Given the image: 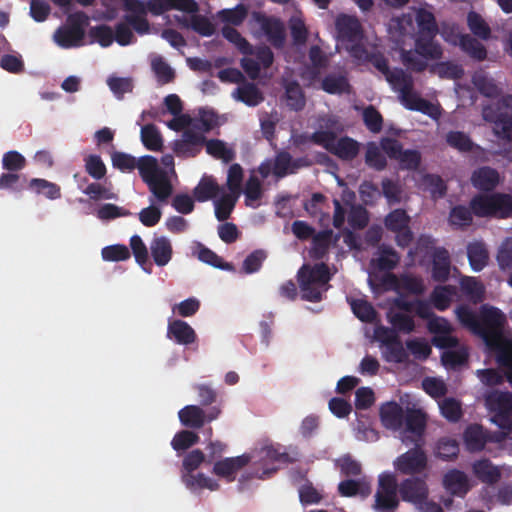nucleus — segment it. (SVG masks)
<instances>
[{"instance_id": "obj_39", "label": "nucleus", "mask_w": 512, "mask_h": 512, "mask_svg": "<svg viewBox=\"0 0 512 512\" xmlns=\"http://www.w3.org/2000/svg\"><path fill=\"white\" fill-rule=\"evenodd\" d=\"M456 293L457 289L453 285L436 286L430 295V300L437 310L444 311L449 308Z\"/></svg>"}, {"instance_id": "obj_50", "label": "nucleus", "mask_w": 512, "mask_h": 512, "mask_svg": "<svg viewBox=\"0 0 512 512\" xmlns=\"http://www.w3.org/2000/svg\"><path fill=\"white\" fill-rule=\"evenodd\" d=\"M410 216L404 209H394L384 218V225L391 232L403 230L410 224Z\"/></svg>"}, {"instance_id": "obj_17", "label": "nucleus", "mask_w": 512, "mask_h": 512, "mask_svg": "<svg viewBox=\"0 0 512 512\" xmlns=\"http://www.w3.org/2000/svg\"><path fill=\"white\" fill-rule=\"evenodd\" d=\"M250 460L251 457L247 454L237 457H228L216 461L212 472L219 477L225 478L227 482H233L235 480L236 473L248 465Z\"/></svg>"}, {"instance_id": "obj_64", "label": "nucleus", "mask_w": 512, "mask_h": 512, "mask_svg": "<svg viewBox=\"0 0 512 512\" xmlns=\"http://www.w3.org/2000/svg\"><path fill=\"white\" fill-rule=\"evenodd\" d=\"M460 287L465 295L475 300H481L484 294V286L475 277H462L460 279Z\"/></svg>"}, {"instance_id": "obj_44", "label": "nucleus", "mask_w": 512, "mask_h": 512, "mask_svg": "<svg viewBox=\"0 0 512 512\" xmlns=\"http://www.w3.org/2000/svg\"><path fill=\"white\" fill-rule=\"evenodd\" d=\"M150 191L161 202L166 201L172 194L173 187L165 172L146 183Z\"/></svg>"}, {"instance_id": "obj_59", "label": "nucleus", "mask_w": 512, "mask_h": 512, "mask_svg": "<svg viewBox=\"0 0 512 512\" xmlns=\"http://www.w3.org/2000/svg\"><path fill=\"white\" fill-rule=\"evenodd\" d=\"M85 171L95 180H101L107 173L106 165L99 155L91 154L85 159Z\"/></svg>"}, {"instance_id": "obj_21", "label": "nucleus", "mask_w": 512, "mask_h": 512, "mask_svg": "<svg viewBox=\"0 0 512 512\" xmlns=\"http://www.w3.org/2000/svg\"><path fill=\"white\" fill-rule=\"evenodd\" d=\"M167 337L173 339L179 345L186 346L193 344L197 339L194 329L187 322L180 319L169 321Z\"/></svg>"}, {"instance_id": "obj_41", "label": "nucleus", "mask_w": 512, "mask_h": 512, "mask_svg": "<svg viewBox=\"0 0 512 512\" xmlns=\"http://www.w3.org/2000/svg\"><path fill=\"white\" fill-rule=\"evenodd\" d=\"M392 88L399 92V95L407 90L413 89V77L406 73L402 68H394L385 77Z\"/></svg>"}, {"instance_id": "obj_28", "label": "nucleus", "mask_w": 512, "mask_h": 512, "mask_svg": "<svg viewBox=\"0 0 512 512\" xmlns=\"http://www.w3.org/2000/svg\"><path fill=\"white\" fill-rule=\"evenodd\" d=\"M472 470L479 481L488 485L496 484L501 478V471L489 459L474 462Z\"/></svg>"}, {"instance_id": "obj_60", "label": "nucleus", "mask_w": 512, "mask_h": 512, "mask_svg": "<svg viewBox=\"0 0 512 512\" xmlns=\"http://www.w3.org/2000/svg\"><path fill=\"white\" fill-rule=\"evenodd\" d=\"M101 256L105 261L119 262L128 260L131 253L126 245L114 244L104 247L101 251Z\"/></svg>"}, {"instance_id": "obj_23", "label": "nucleus", "mask_w": 512, "mask_h": 512, "mask_svg": "<svg viewBox=\"0 0 512 512\" xmlns=\"http://www.w3.org/2000/svg\"><path fill=\"white\" fill-rule=\"evenodd\" d=\"M340 239L339 234L333 233L332 230H322L316 233L312 237V246H311V256L316 260L323 259L331 246V244H336Z\"/></svg>"}, {"instance_id": "obj_13", "label": "nucleus", "mask_w": 512, "mask_h": 512, "mask_svg": "<svg viewBox=\"0 0 512 512\" xmlns=\"http://www.w3.org/2000/svg\"><path fill=\"white\" fill-rule=\"evenodd\" d=\"M399 494L403 501L418 505L427 500L429 490L425 479L411 477L400 483Z\"/></svg>"}, {"instance_id": "obj_22", "label": "nucleus", "mask_w": 512, "mask_h": 512, "mask_svg": "<svg viewBox=\"0 0 512 512\" xmlns=\"http://www.w3.org/2000/svg\"><path fill=\"white\" fill-rule=\"evenodd\" d=\"M147 12L161 15L169 10L177 9L187 13H196L199 9L195 0H164L163 3H145Z\"/></svg>"}, {"instance_id": "obj_36", "label": "nucleus", "mask_w": 512, "mask_h": 512, "mask_svg": "<svg viewBox=\"0 0 512 512\" xmlns=\"http://www.w3.org/2000/svg\"><path fill=\"white\" fill-rule=\"evenodd\" d=\"M473 216L470 206L456 205L449 212V224L454 228L465 230L473 224Z\"/></svg>"}, {"instance_id": "obj_48", "label": "nucleus", "mask_w": 512, "mask_h": 512, "mask_svg": "<svg viewBox=\"0 0 512 512\" xmlns=\"http://www.w3.org/2000/svg\"><path fill=\"white\" fill-rule=\"evenodd\" d=\"M218 193L219 186L210 177H203L193 190L194 197L199 202L210 200L216 197Z\"/></svg>"}, {"instance_id": "obj_31", "label": "nucleus", "mask_w": 512, "mask_h": 512, "mask_svg": "<svg viewBox=\"0 0 512 512\" xmlns=\"http://www.w3.org/2000/svg\"><path fill=\"white\" fill-rule=\"evenodd\" d=\"M152 258L157 266H165L172 258V245L166 237H156L150 245Z\"/></svg>"}, {"instance_id": "obj_56", "label": "nucleus", "mask_w": 512, "mask_h": 512, "mask_svg": "<svg viewBox=\"0 0 512 512\" xmlns=\"http://www.w3.org/2000/svg\"><path fill=\"white\" fill-rule=\"evenodd\" d=\"M400 262L399 254L391 247L380 248L379 257L376 260V266L381 271L393 270Z\"/></svg>"}, {"instance_id": "obj_62", "label": "nucleus", "mask_w": 512, "mask_h": 512, "mask_svg": "<svg viewBox=\"0 0 512 512\" xmlns=\"http://www.w3.org/2000/svg\"><path fill=\"white\" fill-rule=\"evenodd\" d=\"M26 164L25 157L15 150L4 153L2 157V167L9 172H19L26 167Z\"/></svg>"}, {"instance_id": "obj_51", "label": "nucleus", "mask_w": 512, "mask_h": 512, "mask_svg": "<svg viewBox=\"0 0 512 512\" xmlns=\"http://www.w3.org/2000/svg\"><path fill=\"white\" fill-rule=\"evenodd\" d=\"M222 35L226 40L233 43L243 55L253 53V46L234 27L224 26Z\"/></svg>"}, {"instance_id": "obj_18", "label": "nucleus", "mask_w": 512, "mask_h": 512, "mask_svg": "<svg viewBox=\"0 0 512 512\" xmlns=\"http://www.w3.org/2000/svg\"><path fill=\"white\" fill-rule=\"evenodd\" d=\"M474 188L482 192L493 191L500 182L499 172L489 166H482L475 169L470 177Z\"/></svg>"}, {"instance_id": "obj_52", "label": "nucleus", "mask_w": 512, "mask_h": 512, "mask_svg": "<svg viewBox=\"0 0 512 512\" xmlns=\"http://www.w3.org/2000/svg\"><path fill=\"white\" fill-rule=\"evenodd\" d=\"M243 176V168L240 164L234 163L229 167L226 182L229 194L240 197L242 193Z\"/></svg>"}, {"instance_id": "obj_35", "label": "nucleus", "mask_w": 512, "mask_h": 512, "mask_svg": "<svg viewBox=\"0 0 512 512\" xmlns=\"http://www.w3.org/2000/svg\"><path fill=\"white\" fill-rule=\"evenodd\" d=\"M464 442L470 452L483 450L487 442V436L482 426L478 424L468 426L464 432Z\"/></svg>"}, {"instance_id": "obj_4", "label": "nucleus", "mask_w": 512, "mask_h": 512, "mask_svg": "<svg viewBox=\"0 0 512 512\" xmlns=\"http://www.w3.org/2000/svg\"><path fill=\"white\" fill-rule=\"evenodd\" d=\"M123 8L129 12L125 14L123 22L115 25L114 40L120 46H127L136 41V38L131 30L132 27L138 34L144 35L149 33L150 24L147 20V10L145 2L141 0H122Z\"/></svg>"}, {"instance_id": "obj_29", "label": "nucleus", "mask_w": 512, "mask_h": 512, "mask_svg": "<svg viewBox=\"0 0 512 512\" xmlns=\"http://www.w3.org/2000/svg\"><path fill=\"white\" fill-rule=\"evenodd\" d=\"M467 257L471 269L475 272L483 270L489 261V252L481 241H473L467 245Z\"/></svg>"}, {"instance_id": "obj_30", "label": "nucleus", "mask_w": 512, "mask_h": 512, "mask_svg": "<svg viewBox=\"0 0 512 512\" xmlns=\"http://www.w3.org/2000/svg\"><path fill=\"white\" fill-rule=\"evenodd\" d=\"M360 151V144L349 136H343L336 139L331 154L343 161L355 159Z\"/></svg>"}, {"instance_id": "obj_25", "label": "nucleus", "mask_w": 512, "mask_h": 512, "mask_svg": "<svg viewBox=\"0 0 512 512\" xmlns=\"http://www.w3.org/2000/svg\"><path fill=\"white\" fill-rule=\"evenodd\" d=\"M261 29L273 47L279 49L284 46L286 35L281 20L273 17H264L261 22Z\"/></svg>"}, {"instance_id": "obj_57", "label": "nucleus", "mask_w": 512, "mask_h": 512, "mask_svg": "<svg viewBox=\"0 0 512 512\" xmlns=\"http://www.w3.org/2000/svg\"><path fill=\"white\" fill-rule=\"evenodd\" d=\"M447 144L461 152H471L474 148V143L470 137L461 131H450L446 135Z\"/></svg>"}, {"instance_id": "obj_6", "label": "nucleus", "mask_w": 512, "mask_h": 512, "mask_svg": "<svg viewBox=\"0 0 512 512\" xmlns=\"http://www.w3.org/2000/svg\"><path fill=\"white\" fill-rule=\"evenodd\" d=\"M483 119L493 123V132L499 138L512 144V95L502 96L494 105L485 106Z\"/></svg>"}, {"instance_id": "obj_49", "label": "nucleus", "mask_w": 512, "mask_h": 512, "mask_svg": "<svg viewBox=\"0 0 512 512\" xmlns=\"http://www.w3.org/2000/svg\"><path fill=\"white\" fill-rule=\"evenodd\" d=\"M467 25L476 37L488 40L491 36V28L480 14L470 11L467 15Z\"/></svg>"}, {"instance_id": "obj_53", "label": "nucleus", "mask_w": 512, "mask_h": 512, "mask_svg": "<svg viewBox=\"0 0 512 512\" xmlns=\"http://www.w3.org/2000/svg\"><path fill=\"white\" fill-rule=\"evenodd\" d=\"M365 163L377 170L382 171L387 166V160L384 154L380 151L379 147L374 143L370 142L367 145L366 154H365Z\"/></svg>"}, {"instance_id": "obj_45", "label": "nucleus", "mask_w": 512, "mask_h": 512, "mask_svg": "<svg viewBox=\"0 0 512 512\" xmlns=\"http://www.w3.org/2000/svg\"><path fill=\"white\" fill-rule=\"evenodd\" d=\"M141 141L144 147L151 151H161L163 147V139L154 124H146L141 128Z\"/></svg>"}, {"instance_id": "obj_33", "label": "nucleus", "mask_w": 512, "mask_h": 512, "mask_svg": "<svg viewBox=\"0 0 512 512\" xmlns=\"http://www.w3.org/2000/svg\"><path fill=\"white\" fill-rule=\"evenodd\" d=\"M285 88V102L287 107L292 111H301L306 104L304 92L297 81L287 82Z\"/></svg>"}, {"instance_id": "obj_8", "label": "nucleus", "mask_w": 512, "mask_h": 512, "mask_svg": "<svg viewBox=\"0 0 512 512\" xmlns=\"http://www.w3.org/2000/svg\"><path fill=\"white\" fill-rule=\"evenodd\" d=\"M397 491H399V485L396 477L390 473L381 474L378 489L374 496V510L377 512H395L399 506Z\"/></svg>"}, {"instance_id": "obj_12", "label": "nucleus", "mask_w": 512, "mask_h": 512, "mask_svg": "<svg viewBox=\"0 0 512 512\" xmlns=\"http://www.w3.org/2000/svg\"><path fill=\"white\" fill-rule=\"evenodd\" d=\"M221 409L213 406L204 411L201 406L187 405L178 412L181 424L190 429H200L206 422H211L219 417Z\"/></svg>"}, {"instance_id": "obj_16", "label": "nucleus", "mask_w": 512, "mask_h": 512, "mask_svg": "<svg viewBox=\"0 0 512 512\" xmlns=\"http://www.w3.org/2000/svg\"><path fill=\"white\" fill-rule=\"evenodd\" d=\"M306 166H309L306 158L293 159L289 152L281 150L275 155L272 173L277 178H283L288 174L296 173L299 168Z\"/></svg>"}, {"instance_id": "obj_43", "label": "nucleus", "mask_w": 512, "mask_h": 512, "mask_svg": "<svg viewBox=\"0 0 512 512\" xmlns=\"http://www.w3.org/2000/svg\"><path fill=\"white\" fill-rule=\"evenodd\" d=\"M136 167L139 170V174L142 180L147 183L153 178H156L164 171L158 166V161L154 156L145 155L137 160Z\"/></svg>"}, {"instance_id": "obj_1", "label": "nucleus", "mask_w": 512, "mask_h": 512, "mask_svg": "<svg viewBox=\"0 0 512 512\" xmlns=\"http://www.w3.org/2000/svg\"><path fill=\"white\" fill-rule=\"evenodd\" d=\"M415 22L414 49H400V59L408 70L421 73L427 69L428 61H438L443 57V48L436 40L439 28L431 11L425 8L416 10Z\"/></svg>"}, {"instance_id": "obj_63", "label": "nucleus", "mask_w": 512, "mask_h": 512, "mask_svg": "<svg viewBox=\"0 0 512 512\" xmlns=\"http://www.w3.org/2000/svg\"><path fill=\"white\" fill-rule=\"evenodd\" d=\"M384 358L391 363H405L409 359V354L405 350L402 341L399 340L389 346L384 347Z\"/></svg>"}, {"instance_id": "obj_54", "label": "nucleus", "mask_w": 512, "mask_h": 512, "mask_svg": "<svg viewBox=\"0 0 512 512\" xmlns=\"http://www.w3.org/2000/svg\"><path fill=\"white\" fill-rule=\"evenodd\" d=\"M387 318L389 323L393 326L394 331L404 332V333H411L415 329V322L413 318L404 313H393L389 312L387 314Z\"/></svg>"}, {"instance_id": "obj_24", "label": "nucleus", "mask_w": 512, "mask_h": 512, "mask_svg": "<svg viewBox=\"0 0 512 512\" xmlns=\"http://www.w3.org/2000/svg\"><path fill=\"white\" fill-rule=\"evenodd\" d=\"M495 354L496 362L507 368V380L512 383V338L503 337L493 347L489 349Z\"/></svg>"}, {"instance_id": "obj_15", "label": "nucleus", "mask_w": 512, "mask_h": 512, "mask_svg": "<svg viewBox=\"0 0 512 512\" xmlns=\"http://www.w3.org/2000/svg\"><path fill=\"white\" fill-rule=\"evenodd\" d=\"M382 283L391 289H402L414 295H421L425 291L423 280L409 274H403L398 278L395 274L388 273L383 277Z\"/></svg>"}, {"instance_id": "obj_2", "label": "nucleus", "mask_w": 512, "mask_h": 512, "mask_svg": "<svg viewBox=\"0 0 512 512\" xmlns=\"http://www.w3.org/2000/svg\"><path fill=\"white\" fill-rule=\"evenodd\" d=\"M455 313L459 322L479 336L488 350L504 337L507 318L497 307L483 305L478 316L469 306L460 305Z\"/></svg>"}, {"instance_id": "obj_14", "label": "nucleus", "mask_w": 512, "mask_h": 512, "mask_svg": "<svg viewBox=\"0 0 512 512\" xmlns=\"http://www.w3.org/2000/svg\"><path fill=\"white\" fill-rule=\"evenodd\" d=\"M338 38L343 42H358L363 38V29L355 16L340 14L335 20Z\"/></svg>"}, {"instance_id": "obj_38", "label": "nucleus", "mask_w": 512, "mask_h": 512, "mask_svg": "<svg viewBox=\"0 0 512 512\" xmlns=\"http://www.w3.org/2000/svg\"><path fill=\"white\" fill-rule=\"evenodd\" d=\"M181 479L185 486L191 491L205 488L216 491L220 488L217 481L206 477L203 473H182Z\"/></svg>"}, {"instance_id": "obj_9", "label": "nucleus", "mask_w": 512, "mask_h": 512, "mask_svg": "<svg viewBox=\"0 0 512 512\" xmlns=\"http://www.w3.org/2000/svg\"><path fill=\"white\" fill-rule=\"evenodd\" d=\"M381 148L390 159L398 161L401 170L416 171L421 164V153L415 149L404 150L397 139L383 138Z\"/></svg>"}, {"instance_id": "obj_5", "label": "nucleus", "mask_w": 512, "mask_h": 512, "mask_svg": "<svg viewBox=\"0 0 512 512\" xmlns=\"http://www.w3.org/2000/svg\"><path fill=\"white\" fill-rule=\"evenodd\" d=\"M470 208L479 218L505 219L512 215V196L506 193H478L471 198Z\"/></svg>"}, {"instance_id": "obj_7", "label": "nucleus", "mask_w": 512, "mask_h": 512, "mask_svg": "<svg viewBox=\"0 0 512 512\" xmlns=\"http://www.w3.org/2000/svg\"><path fill=\"white\" fill-rule=\"evenodd\" d=\"M68 26L59 28L54 39L62 48L79 47L85 36V25L88 22L87 15L80 11L68 16Z\"/></svg>"}, {"instance_id": "obj_46", "label": "nucleus", "mask_w": 512, "mask_h": 512, "mask_svg": "<svg viewBox=\"0 0 512 512\" xmlns=\"http://www.w3.org/2000/svg\"><path fill=\"white\" fill-rule=\"evenodd\" d=\"M206 152L216 159L229 163L235 158V152L229 148L226 143L219 139H210L205 144Z\"/></svg>"}, {"instance_id": "obj_11", "label": "nucleus", "mask_w": 512, "mask_h": 512, "mask_svg": "<svg viewBox=\"0 0 512 512\" xmlns=\"http://www.w3.org/2000/svg\"><path fill=\"white\" fill-rule=\"evenodd\" d=\"M405 428L401 440L406 446L412 443L425 444L424 434L427 425L425 413L416 408H407L404 415Z\"/></svg>"}, {"instance_id": "obj_61", "label": "nucleus", "mask_w": 512, "mask_h": 512, "mask_svg": "<svg viewBox=\"0 0 512 512\" xmlns=\"http://www.w3.org/2000/svg\"><path fill=\"white\" fill-rule=\"evenodd\" d=\"M266 258V251L262 249L254 250L244 259L242 264V272L245 274L258 272Z\"/></svg>"}, {"instance_id": "obj_19", "label": "nucleus", "mask_w": 512, "mask_h": 512, "mask_svg": "<svg viewBox=\"0 0 512 512\" xmlns=\"http://www.w3.org/2000/svg\"><path fill=\"white\" fill-rule=\"evenodd\" d=\"M379 414L385 428L393 431H398L402 428L405 412L402 406L397 402L389 401L382 404Z\"/></svg>"}, {"instance_id": "obj_27", "label": "nucleus", "mask_w": 512, "mask_h": 512, "mask_svg": "<svg viewBox=\"0 0 512 512\" xmlns=\"http://www.w3.org/2000/svg\"><path fill=\"white\" fill-rule=\"evenodd\" d=\"M233 97L249 107L258 106L264 101V95L256 84L246 80L235 89Z\"/></svg>"}, {"instance_id": "obj_42", "label": "nucleus", "mask_w": 512, "mask_h": 512, "mask_svg": "<svg viewBox=\"0 0 512 512\" xmlns=\"http://www.w3.org/2000/svg\"><path fill=\"white\" fill-rule=\"evenodd\" d=\"M429 72L434 75H438L442 79H460L463 74V68L451 61L437 62L428 66Z\"/></svg>"}, {"instance_id": "obj_40", "label": "nucleus", "mask_w": 512, "mask_h": 512, "mask_svg": "<svg viewBox=\"0 0 512 512\" xmlns=\"http://www.w3.org/2000/svg\"><path fill=\"white\" fill-rule=\"evenodd\" d=\"M486 403L491 411L512 413V393L495 390L487 395Z\"/></svg>"}, {"instance_id": "obj_47", "label": "nucleus", "mask_w": 512, "mask_h": 512, "mask_svg": "<svg viewBox=\"0 0 512 512\" xmlns=\"http://www.w3.org/2000/svg\"><path fill=\"white\" fill-rule=\"evenodd\" d=\"M181 24L186 28H191L193 31L204 37H210L215 33L213 23L205 16L195 14L190 18V21L184 19Z\"/></svg>"}, {"instance_id": "obj_32", "label": "nucleus", "mask_w": 512, "mask_h": 512, "mask_svg": "<svg viewBox=\"0 0 512 512\" xmlns=\"http://www.w3.org/2000/svg\"><path fill=\"white\" fill-rule=\"evenodd\" d=\"M321 88L328 94L350 93L351 85L345 74H327L321 82Z\"/></svg>"}, {"instance_id": "obj_10", "label": "nucleus", "mask_w": 512, "mask_h": 512, "mask_svg": "<svg viewBox=\"0 0 512 512\" xmlns=\"http://www.w3.org/2000/svg\"><path fill=\"white\" fill-rule=\"evenodd\" d=\"M413 448L398 456L394 461L395 469L403 475L421 474L427 468L428 458L423 449L425 444L412 443Z\"/></svg>"}, {"instance_id": "obj_58", "label": "nucleus", "mask_w": 512, "mask_h": 512, "mask_svg": "<svg viewBox=\"0 0 512 512\" xmlns=\"http://www.w3.org/2000/svg\"><path fill=\"white\" fill-rule=\"evenodd\" d=\"M197 433L191 430H181L176 433L171 441V446L176 451L186 450L199 442Z\"/></svg>"}, {"instance_id": "obj_3", "label": "nucleus", "mask_w": 512, "mask_h": 512, "mask_svg": "<svg viewBox=\"0 0 512 512\" xmlns=\"http://www.w3.org/2000/svg\"><path fill=\"white\" fill-rule=\"evenodd\" d=\"M331 273L327 264L321 262L314 265L304 264L297 272V281L301 299L318 303L331 287Z\"/></svg>"}, {"instance_id": "obj_55", "label": "nucleus", "mask_w": 512, "mask_h": 512, "mask_svg": "<svg viewBox=\"0 0 512 512\" xmlns=\"http://www.w3.org/2000/svg\"><path fill=\"white\" fill-rule=\"evenodd\" d=\"M239 196L233 194H225L215 203V216L219 221L227 220L238 200Z\"/></svg>"}, {"instance_id": "obj_20", "label": "nucleus", "mask_w": 512, "mask_h": 512, "mask_svg": "<svg viewBox=\"0 0 512 512\" xmlns=\"http://www.w3.org/2000/svg\"><path fill=\"white\" fill-rule=\"evenodd\" d=\"M443 486L452 496L457 497H464L471 488L468 476L458 469H451L445 473Z\"/></svg>"}, {"instance_id": "obj_34", "label": "nucleus", "mask_w": 512, "mask_h": 512, "mask_svg": "<svg viewBox=\"0 0 512 512\" xmlns=\"http://www.w3.org/2000/svg\"><path fill=\"white\" fill-rule=\"evenodd\" d=\"M458 44L463 52L476 61H483L487 57L485 46L469 34L460 35Z\"/></svg>"}, {"instance_id": "obj_26", "label": "nucleus", "mask_w": 512, "mask_h": 512, "mask_svg": "<svg viewBox=\"0 0 512 512\" xmlns=\"http://www.w3.org/2000/svg\"><path fill=\"white\" fill-rule=\"evenodd\" d=\"M450 255L445 248H437L432 258V278L437 282H445L450 275Z\"/></svg>"}, {"instance_id": "obj_37", "label": "nucleus", "mask_w": 512, "mask_h": 512, "mask_svg": "<svg viewBox=\"0 0 512 512\" xmlns=\"http://www.w3.org/2000/svg\"><path fill=\"white\" fill-rule=\"evenodd\" d=\"M28 188L37 195H44L49 200L61 198L60 186L43 178H32L28 183Z\"/></svg>"}]
</instances>
